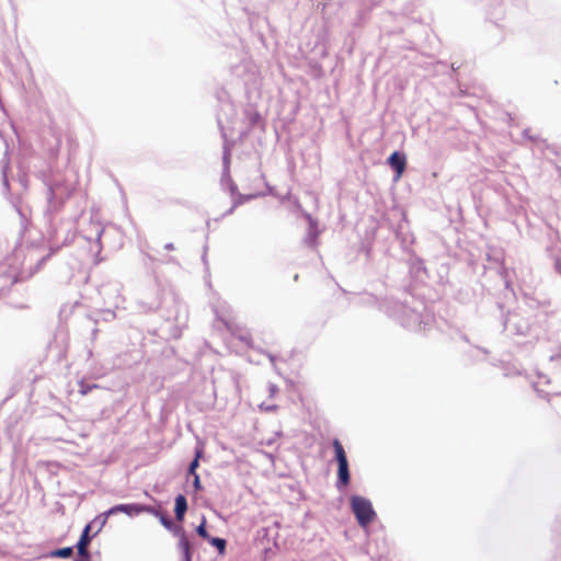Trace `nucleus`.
<instances>
[{
    "mask_svg": "<svg viewBox=\"0 0 561 561\" xmlns=\"http://www.w3.org/2000/svg\"><path fill=\"white\" fill-rule=\"evenodd\" d=\"M387 162L396 171L394 180H400L407 168L405 156L403 153L394 151L393 153L390 154Z\"/></svg>",
    "mask_w": 561,
    "mask_h": 561,
    "instance_id": "nucleus-4",
    "label": "nucleus"
},
{
    "mask_svg": "<svg viewBox=\"0 0 561 561\" xmlns=\"http://www.w3.org/2000/svg\"><path fill=\"white\" fill-rule=\"evenodd\" d=\"M161 520H162V524H163L164 526H167V527H169V526L171 525V522H170L169 519L164 518V517H162V519H161Z\"/></svg>",
    "mask_w": 561,
    "mask_h": 561,
    "instance_id": "nucleus-17",
    "label": "nucleus"
},
{
    "mask_svg": "<svg viewBox=\"0 0 561 561\" xmlns=\"http://www.w3.org/2000/svg\"><path fill=\"white\" fill-rule=\"evenodd\" d=\"M332 446L334 448L335 458L339 465L337 476H339V483H341L343 486L348 485L350 483V470H348V462L347 457L345 454V450L340 443L339 439H334L332 442Z\"/></svg>",
    "mask_w": 561,
    "mask_h": 561,
    "instance_id": "nucleus-2",
    "label": "nucleus"
},
{
    "mask_svg": "<svg viewBox=\"0 0 561 561\" xmlns=\"http://www.w3.org/2000/svg\"><path fill=\"white\" fill-rule=\"evenodd\" d=\"M317 237H318V233H317L316 226L313 224H311V226H310V233H309V241H308L311 247L316 245Z\"/></svg>",
    "mask_w": 561,
    "mask_h": 561,
    "instance_id": "nucleus-11",
    "label": "nucleus"
},
{
    "mask_svg": "<svg viewBox=\"0 0 561 561\" xmlns=\"http://www.w3.org/2000/svg\"><path fill=\"white\" fill-rule=\"evenodd\" d=\"M352 511L356 516L358 524L363 527L370 524L375 518V512L371 503L362 496H353L351 500Z\"/></svg>",
    "mask_w": 561,
    "mask_h": 561,
    "instance_id": "nucleus-1",
    "label": "nucleus"
},
{
    "mask_svg": "<svg viewBox=\"0 0 561 561\" xmlns=\"http://www.w3.org/2000/svg\"><path fill=\"white\" fill-rule=\"evenodd\" d=\"M259 408H260L261 411H266V412H271V411H276L277 410V405H275V404L261 403L259 405Z\"/></svg>",
    "mask_w": 561,
    "mask_h": 561,
    "instance_id": "nucleus-14",
    "label": "nucleus"
},
{
    "mask_svg": "<svg viewBox=\"0 0 561 561\" xmlns=\"http://www.w3.org/2000/svg\"><path fill=\"white\" fill-rule=\"evenodd\" d=\"M268 392L271 397H274L278 392V388L275 385H268Z\"/></svg>",
    "mask_w": 561,
    "mask_h": 561,
    "instance_id": "nucleus-15",
    "label": "nucleus"
},
{
    "mask_svg": "<svg viewBox=\"0 0 561 561\" xmlns=\"http://www.w3.org/2000/svg\"><path fill=\"white\" fill-rule=\"evenodd\" d=\"M194 476V486L196 490L201 489V480H199V476L198 474H193Z\"/></svg>",
    "mask_w": 561,
    "mask_h": 561,
    "instance_id": "nucleus-16",
    "label": "nucleus"
},
{
    "mask_svg": "<svg viewBox=\"0 0 561 561\" xmlns=\"http://www.w3.org/2000/svg\"><path fill=\"white\" fill-rule=\"evenodd\" d=\"M199 457H201V451H197L196 453V457L194 458V460L191 462V465L188 467V473L190 474H197L196 473V468L198 467Z\"/></svg>",
    "mask_w": 561,
    "mask_h": 561,
    "instance_id": "nucleus-12",
    "label": "nucleus"
},
{
    "mask_svg": "<svg viewBox=\"0 0 561 561\" xmlns=\"http://www.w3.org/2000/svg\"><path fill=\"white\" fill-rule=\"evenodd\" d=\"M186 511H187L186 499H185L184 495L179 494L175 497V507H174V513H175L176 520L182 522L184 519Z\"/></svg>",
    "mask_w": 561,
    "mask_h": 561,
    "instance_id": "nucleus-6",
    "label": "nucleus"
},
{
    "mask_svg": "<svg viewBox=\"0 0 561 561\" xmlns=\"http://www.w3.org/2000/svg\"><path fill=\"white\" fill-rule=\"evenodd\" d=\"M90 531L91 525L89 524L84 527L82 535L79 539V542L77 545L78 553L83 558H89L88 546L90 545L91 541V537L89 535Z\"/></svg>",
    "mask_w": 561,
    "mask_h": 561,
    "instance_id": "nucleus-5",
    "label": "nucleus"
},
{
    "mask_svg": "<svg viewBox=\"0 0 561 561\" xmlns=\"http://www.w3.org/2000/svg\"><path fill=\"white\" fill-rule=\"evenodd\" d=\"M99 388L98 385H85L83 382L80 383V389H79V392L82 394V396H85L88 394L92 389H96Z\"/></svg>",
    "mask_w": 561,
    "mask_h": 561,
    "instance_id": "nucleus-13",
    "label": "nucleus"
},
{
    "mask_svg": "<svg viewBox=\"0 0 561 561\" xmlns=\"http://www.w3.org/2000/svg\"><path fill=\"white\" fill-rule=\"evenodd\" d=\"M209 541V543L214 547H216L218 549V552L220 554H225L226 552V540L222 539V538H215V537H209V539H207Z\"/></svg>",
    "mask_w": 561,
    "mask_h": 561,
    "instance_id": "nucleus-8",
    "label": "nucleus"
},
{
    "mask_svg": "<svg viewBox=\"0 0 561 561\" xmlns=\"http://www.w3.org/2000/svg\"><path fill=\"white\" fill-rule=\"evenodd\" d=\"M73 553V550L71 547H66L61 549L54 550L50 556L55 558H69Z\"/></svg>",
    "mask_w": 561,
    "mask_h": 561,
    "instance_id": "nucleus-9",
    "label": "nucleus"
},
{
    "mask_svg": "<svg viewBox=\"0 0 561 561\" xmlns=\"http://www.w3.org/2000/svg\"><path fill=\"white\" fill-rule=\"evenodd\" d=\"M179 548L183 552L184 561H191L192 560L191 543L183 530L181 531V535H180Z\"/></svg>",
    "mask_w": 561,
    "mask_h": 561,
    "instance_id": "nucleus-7",
    "label": "nucleus"
},
{
    "mask_svg": "<svg viewBox=\"0 0 561 561\" xmlns=\"http://www.w3.org/2000/svg\"><path fill=\"white\" fill-rule=\"evenodd\" d=\"M117 512L125 513L129 516L138 515L140 513H153L154 510L150 506L139 505V504H119L112 507L108 511V514H115Z\"/></svg>",
    "mask_w": 561,
    "mask_h": 561,
    "instance_id": "nucleus-3",
    "label": "nucleus"
},
{
    "mask_svg": "<svg viewBox=\"0 0 561 561\" xmlns=\"http://www.w3.org/2000/svg\"><path fill=\"white\" fill-rule=\"evenodd\" d=\"M196 533L204 539H209V535L206 530V518L203 517L201 525L196 528Z\"/></svg>",
    "mask_w": 561,
    "mask_h": 561,
    "instance_id": "nucleus-10",
    "label": "nucleus"
}]
</instances>
